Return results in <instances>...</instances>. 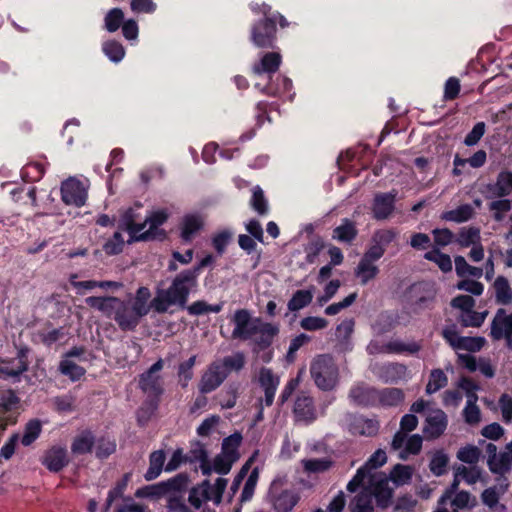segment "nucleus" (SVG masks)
Listing matches in <instances>:
<instances>
[{
    "mask_svg": "<svg viewBox=\"0 0 512 512\" xmlns=\"http://www.w3.org/2000/svg\"><path fill=\"white\" fill-rule=\"evenodd\" d=\"M209 481L204 480L200 485L189 492L188 501L196 509H199L204 502L211 501L209 495Z\"/></svg>",
    "mask_w": 512,
    "mask_h": 512,
    "instance_id": "35",
    "label": "nucleus"
},
{
    "mask_svg": "<svg viewBox=\"0 0 512 512\" xmlns=\"http://www.w3.org/2000/svg\"><path fill=\"white\" fill-rule=\"evenodd\" d=\"M358 234L356 223L348 218L341 220V224L333 229L332 238L343 243H351Z\"/></svg>",
    "mask_w": 512,
    "mask_h": 512,
    "instance_id": "24",
    "label": "nucleus"
},
{
    "mask_svg": "<svg viewBox=\"0 0 512 512\" xmlns=\"http://www.w3.org/2000/svg\"><path fill=\"white\" fill-rule=\"evenodd\" d=\"M124 247V239L120 232H115L113 236L103 245L106 254L116 255L122 252Z\"/></svg>",
    "mask_w": 512,
    "mask_h": 512,
    "instance_id": "64",
    "label": "nucleus"
},
{
    "mask_svg": "<svg viewBox=\"0 0 512 512\" xmlns=\"http://www.w3.org/2000/svg\"><path fill=\"white\" fill-rule=\"evenodd\" d=\"M95 444V438L91 431H83L78 434L71 444V452L74 455H83L91 452Z\"/></svg>",
    "mask_w": 512,
    "mask_h": 512,
    "instance_id": "30",
    "label": "nucleus"
},
{
    "mask_svg": "<svg viewBox=\"0 0 512 512\" xmlns=\"http://www.w3.org/2000/svg\"><path fill=\"white\" fill-rule=\"evenodd\" d=\"M310 374L321 390L333 389L338 381V368L329 355H318L310 366Z\"/></svg>",
    "mask_w": 512,
    "mask_h": 512,
    "instance_id": "2",
    "label": "nucleus"
},
{
    "mask_svg": "<svg viewBox=\"0 0 512 512\" xmlns=\"http://www.w3.org/2000/svg\"><path fill=\"white\" fill-rule=\"evenodd\" d=\"M227 457L228 456H225L221 452L216 455V457L213 459V462L211 463L212 472H216L222 475L228 474L236 461Z\"/></svg>",
    "mask_w": 512,
    "mask_h": 512,
    "instance_id": "60",
    "label": "nucleus"
},
{
    "mask_svg": "<svg viewBox=\"0 0 512 512\" xmlns=\"http://www.w3.org/2000/svg\"><path fill=\"white\" fill-rule=\"evenodd\" d=\"M370 370L383 383L393 384L410 378L406 365L398 362L372 363Z\"/></svg>",
    "mask_w": 512,
    "mask_h": 512,
    "instance_id": "5",
    "label": "nucleus"
},
{
    "mask_svg": "<svg viewBox=\"0 0 512 512\" xmlns=\"http://www.w3.org/2000/svg\"><path fill=\"white\" fill-rule=\"evenodd\" d=\"M293 415L297 423L311 424L317 419L313 398L306 393L299 394L294 402Z\"/></svg>",
    "mask_w": 512,
    "mask_h": 512,
    "instance_id": "12",
    "label": "nucleus"
},
{
    "mask_svg": "<svg viewBox=\"0 0 512 512\" xmlns=\"http://www.w3.org/2000/svg\"><path fill=\"white\" fill-rule=\"evenodd\" d=\"M448 460V456L443 451L434 453L429 464L431 472L436 476L443 475L446 472Z\"/></svg>",
    "mask_w": 512,
    "mask_h": 512,
    "instance_id": "54",
    "label": "nucleus"
},
{
    "mask_svg": "<svg viewBox=\"0 0 512 512\" xmlns=\"http://www.w3.org/2000/svg\"><path fill=\"white\" fill-rule=\"evenodd\" d=\"M216 362L222 365L227 378L230 372H238L243 369L246 361L245 355L242 352H236L232 355L224 357L222 360H217Z\"/></svg>",
    "mask_w": 512,
    "mask_h": 512,
    "instance_id": "38",
    "label": "nucleus"
},
{
    "mask_svg": "<svg viewBox=\"0 0 512 512\" xmlns=\"http://www.w3.org/2000/svg\"><path fill=\"white\" fill-rule=\"evenodd\" d=\"M301 463L304 471L308 474L322 473L332 466V461L328 458L303 459Z\"/></svg>",
    "mask_w": 512,
    "mask_h": 512,
    "instance_id": "44",
    "label": "nucleus"
},
{
    "mask_svg": "<svg viewBox=\"0 0 512 512\" xmlns=\"http://www.w3.org/2000/svg\"><path fill=\"white\" fill-rule=\"evenodd\" d=\"M258 382L265 394V406L270 407L273 404L280 379L270 368L262 367L259 370Z\"/></svg>",
    "mask_w": 512,
    "mask_h": 512,
    "instance_id": "15",
    "label": "nucleus"
},
{
    "mask_svg": "<svg viewBox=\"0 0 512 512\" xmlns=\"http://www.w3.org/2000/svg\"><path fill=\"white\" fill-rule=\"evenodd\" d=\"M41 462L49 471L59 472L69 462L66 448L62 446L51 447L45 452Z\"/></svg>",
    "mask_w": 512,
    "mask_h": 512,
    "instance_id": "17",
    "label": "nucleus"
},
{
    "mask_svg": "<svg viewBox=\"0 0 512 512\" xmlns=\"http://www.w3.org/2000/svg\"><path fill=\"white\" fill-rule=\"evenodd\" d=\"M355 321L351 318L343 320L336 327V337L342 343L347 345L353 334Z\"/></svg>",
    "mask_w": 512,
    "mask_h": 512,
    "instance_id": "58",
    "label": "nucleus"
},
{
    "mask_svg": "<svg viewBox=\"0 0 512 512\" xmlns=\"http://www.w3.org/2000/svg\"><path fill=\"white\" fill-rule=\"evenodd\" d=\"M137 218L136 212L133 208L127 209L120 219L122 228L128 231L132 241H140L141 230H144L145 225L142 223H135Z\"/></svg>",
    "mask_w": 512,
    "mask_h": 512,
    "instance_id": "25",
    "label": "nucleus"
},
{
    "mask_svg": "<svg viewBox=\"0 0 512 512\" xmlns=\"http://www.w3.org/2000/svg\"><path fill=\"white\" fill-rule=\"evenodd\" d=\"M59 371L70 378L71 381H77L85 375L86 370L76 364L71 359H63L59 365Z\"/></svg>",
    "mask_w": 512,
    "mask_h": 512,
    "instance_id": "45",
    "label": "nucleus"
},
{
    "mask_svg": "<svg viewBox=\"0 0 512 512\" xmlns=\"http://www.w3.org/2000/svg\"><path fill=\"white\" fill-rule=\"evenodd\" d=\"M490 336L494 340L509 339L512 336V313L506 314L503 308L497 310L491 323Z\"/></svg>",
    "mask_w": 512,
    "mask_h": 512,
    "instance_id": "16",
    "label": "nucleus"
},
{
    "mask_svg": "<svg viewBox=\"0 0 512 512\" xmlns=\"http://www.w3.org/2000/svg\"><path fill=\"white\" fill-rule=\"evenodd\" d=\"M487 464L492 473L504 474L506 473L512 464V456L507 455L505 451L499 453L496 458L488 459Z\"/></svg>",
    "mask_w": 512,
    "mask_h": 512,
    "instance_id": "41",
    "label": "nucleus"
},
{
    "mask_svg": "<svg viewBox=\"0 0 512 512\" xmlns=\"http://www.w3.org/2000/svg\"><path fill=\"white\" fill-rule=\"evenodd\" d=\"M397 236V232L394 229H379L374 232L372 236V243L380 246L384 250L386 247L394 241Z\"/></svg>",
    "mask_w": 512,
    "mask_h": 512,
    "instance_id": "56",
    "label": "nucleus"
},
{
    "mask_svg": "<svg viewBox=\"0 0 512 512\" xmlns=\"http://www.w3.org/2000/svg\"><path fill=\"white\" fill-rule=\"evenodd\" d=\"M474 209L470 204L461 205L453 210L446 211L442 215V219L456 223L468 221L473 217Z\"/></svg>",
    "mask_w": 512,
    "mask_h": 512,
    "instance_id": "37",
    "label": "nucleus"
},
{
    "mask_svg": "<svg viewBox=\"0 0 512 512\" xmlns=\"http://www.w3.org/2000/svg\"><path fill=\"white\" fill-rule=\"evenodd\" d=\"M387 461L386 452L382 449L376 450L366 461V463L361 467L365 469V474L367 476L371 475V471L383 466Z\"/></svg>",
    "mask_w": 512,
    "mask_h": 512,
    "instance_id": "55",
    "label": "nucleus"
},
{
    "mask_svg": "<svg viewBox=\"0 0 512 512\" xmlns=\"http://www.w3.org/2000/svg\"><path fill=\"white\" fill-rule=\"evenodd\" d=\"M29 353V348L27 346H21L17 351V363L11 367L12 373L11 375H15L16 381H19L20 376L26 372L29 368V362L27 360V356Z\"/></svg>",
    "mask_w": 512,
    "mask_h": 512,
    "instance_id": "50",
    "label": "nucleus"
},
{
    "mask_svg": "<svg viewBox=\"0 0 512 512\" xmlns=\"http://www.w3.org/2000/svg\"><path fill=\"white\" fill-rule=\"evenodd\" d=\"M76 397L72 393L57 396L53 399L55 409L59 412H72L75 408Z\"/></svg>",
    "mask_w": 512,
    "mask_h": 512,
    "instance_id": "62",
    "label": "nucleus"
},
{
    "mask_svg": "<svg viewBox=\"0 0 512 512\" xmlns=\"http://www.w3.org/2000/svg\"><path fill=\"white\" fill-rule=\"evenodd\" d=\"M396 196L397 192L395 190L387 193H377L371 205L372 217L378 221L390 218L395 209Z\"/></svg>",
    "mask_w": 512,
    "mask_h": 512,
    "instance_id": "11",
    "label": "nucleus"
},
{
    "mask_svg": "<svg viewBox=\"0 0 512 512\" xmlns=\"http://www.w3.org/2000/svg\"><path fill=\"white\" fill-rule=\"evenodd\" d=\"M187 486V478L184 476V483L179 487H169L165 496L167 497V511L168 512H190L185 503V496L183 490Z\"/></svg>",
    "mask_w": 512,
    "mask_h": 512,
    "instance_id": "19",
    "label": "nucleus"
},
{
    "mask_svg": "<svg viewBox=\"0 0 512 512\" xmlns=\"http://www.w3.org/2000/svg\"><path fill=\"white\" fill-rule=\"evenodd\" d=\"M103 52L104 54L112 61V62H120L125 55L124 47L121 43L117 41H107L103 44Z\"/></svg>",
    "mask_w": 512,
    "mask_h": 512,
    "instance_id": "53",
    "label": "nucleus"
},
{
    "mask_svg": "<svg viewBox=\"0 0 512 512\" xmlns=\"http://www.w3.org/2000/svg\"><path fill=\"white\" fill-rule=\"evenodd\" d=\"M455 470L457 475L469 485L475 484L481 477V469L476 466L467 467L460 465Z\"/></svg>",
    "mask_w": 512,
    "mask_h": 512,
    "instance_id": "59",
    "label": "nucleus"
},
{
    "mask_svg": "<svg viewBox=\"0 0 512 512\" xmlns=\"http://www.w3.org/2000/svg\"><path fill=\"white\" fill-rule=\"evenodd\" d=\"M448 383V378L443 370L433 369L430 372L429 381L426 385V393L433 394L444 388Z\"/></svg>",
    "mask_w": 512,
    "mask_h": 512,
    "instance_id": "43",
    "label": "nucleus"
},
{
    "mask_svg": "<svg viewBox=\"0 0 512 512\" xmlns=\"http://www.w3.org/2000/svg\"><path fill=\"white\" fill-rule=\"evenodd\" d=\"M486 340L484 337H468L462 336L460 343L456 350H465L468 352H478L485 345Z\"/></svg>",
    "mask_w": 512,
    "mask_h": 512,
    "instance_id": "57",
    "label": "nucleus"
},
{
    "mask_svg": "<svg viewBox=\"0 0 512 512\" xmlns=\"http://www.w3.org/2000/svg\"><path fill=\"white\" fill-rule=\"evenodd\" d=\"M488 315V311L484 312H476L473 309H470L465 312H461L458 316V321L463 327H480L486 317Z\"/></svg>",
    "mask_w": 512,
    "mask_h": 512,
    "instance_id": "39",
    "label": "nucleus"
},
{
    "mask_svg": "<svg viewBox=\"0 0 512 512\" xmlns=\"http://www.w3.org/2000/svg\"><path fill=\"white\" fill-rule=\"evenodd\" d=\"M281 64V55L277 52H268L263 55L260 61L252 67V71L257 76L267 75L268 83L261 85L255 84V88L259 89L262 93L269 96H277L281 93L280 88L274 87L271 80L272 75L279 69Z\"/></svg>",
    "mask_w": 512,
    "mask_h": 512,
    "instance_id": "4",
    "label": "nucleus"
},
{
    "mask_svg": "<svg viewBox=\"0 0 512 512\" xmlns=\"http://www.w3.org/2000/svg\"><path fill=\"white\" fill-rule=\"evenodd\" d=\"M488 208L492 212L494 220L500 222L504 219L505 214L511 210V201L504 197L499 198L489 203Z\"/></svg>",
    "mask_w": 512,
    "mask_h": 512,
    "instance_id": "51",
    "label": "nucleus"
},
{
    "mask_svg": "<svg viewBox=\"0 0 512 512\" xmlns=\"http://www.w3.org/2000/svg\"><path fill=\"white\" fill-rule=\"evenodd\" d=\"M196 362V356H191L187 361L181 363L178 369V376L182 387H186L193 377V367Z\"/></svg>",
    "mask_w": 512,
    "mask_h": 512,
    "instance_id": "61",
    "label": "nucleus"
},
{
    "mask_svg": "<svg viewBox=\"0 0 512 512\" xmlns=\"http://www.w3.org/2000/svg\"><path fill=\"white\" fill-rule=\"evenodd\" d=\"M480 241V230L475 227H464L460 230L456 242L461 247L473 246Z\"/></svg>",
    "mask_w": 512,
    "mask_h": 512,
    "instance_id": "48",
    "label": "nucleus"
},
{
    "mask_svg": "<svg viewBox=\"0 0 512 512\" xmlns=\"http://www.w3.org/2000/svg\"><path fill=\"white\" fill-rule=\"evenodd\" d=\"M184 483V476L178 475L166 482H161L156 486H148L140 488L135 492V496L138 498L162 496L165 495L169 487H179Z\"/></svg>",
    "mask_w": 512,
    "mask_h": 512,
    "instance_id": "22",
    "label": "nucleus"
},
{
    "mask_svg": "<svg viewBox=\"0 0 512 512\" xmlns=\"http://www.w3.org/2000/svg\"><path fill=\"white\" fill-rule=\"evenodd\" d=\"M404 400V393L399 388H383L377 389L376 405L382 406H397Z\"/></svg>",
    "mask_w": 512,
    "mask_h": 512,
    "instance_id": "29",
    "label": "nucleus"
},
{
    "mask_svg": "<svg viewBox=\"0 0 512 512\" xmlns=\"http://www.w3.org/2000/svg\"><path fill=\"white\" fill-rule=\"evenodd\" d=\"M495 301L500 305H509L512 303V287L508 279L504 276H498L493 283Z\"/></svg>",
    "mask_w": 512,
    "mask_h": 512,
    "instance_id": "28",
    "label": "nucleus"
},
{
    "mask_svg": "<svg viewBox=\"0 0 512 512\" xmlns=\"http://www.w3.org/2000/svg\"><path fill=\"white\" fill-rule=\"evenodd\" d=\"M298 502V496L292 491H283L273 501L276 512H290Z\"/></svg>",
    "mask_w": 512,
    "mask_h": 512,
    "instance_id": "36",
    "label": "nucleus"
},
{
    "mask_svg": "<svg viewBox=\"0 0 512 512\" xmlns=\"http://www.w3.org/2000/svg\"><path fill=\"white\" fill-rule=\"evenodd\" d=\"M168 219V213L164 209L152 211L142 223L145 225L141 230L140 241L163 239L165 232L160 228Z\"/></svg>",
    "mask_w": 512,
    "mask_h": 512,
    "instance_id": "8",
    "label": "nucleus"
},
{
    "mask_svg": "<svg viewBox=\"0 0 512 512\" xmlns=\"http://www.w3.org/2000/svg\"><path fill=\"white\" fill-rule=\"evenodd\" d=\"M355 276L360 280L362 285H366L373 280L379 273V268L375 263L369 262L363 258L360 259L355 268Z\"/></svg>",
    "mask_w": 512,
    "mask_h": 512,
    "instance_id": "32",
    "label": "nucleus"
},
{
    "mask_svg": "<svg viewBox=\"0 0 512 512\" xmlns=\"http://www.w3.org/2000/svg\"><path fill=\"white\" fill-rule=\"evenodd\" d=\"M372 495L369 490H364L355 496L350 507L351 512H373Z\"/></svg>",
    "mask_w": 512,
    "mask_h": 512,
    "instance_id": "42",
    "label": "nucleus"
},
{
    "mask_svg": "<svg viewBox=\"0 0 512 512\" xmlns=\"http://www.w3.org/2000/svg\"><path fill=\"white\" fill-rule=\"evenodd\" d=\"M377 389L365 384H357L351 388L349 398L357 405L374 406L376 405Z\"/></svg>",
    "mask_w": 512,
    "mask_h": 512,
    "instance_id": "20",
    "label": "nucleus"
},
{
    "mask_svg": "<svg viewBox=\"0 0 512 512\" xmlns=\"http://www.w3.org/2000/svg\"><path fill=\"white\" fill-rule=\"evenodd\" d=\"M486 189L490 192L487 198H503L509 196L512 193V171H501L497 175L495 183L488 184Z\"/></svg>",
    "mask_w": 512,
    "mask_h": 512,
    "instance_id": "18",
    "label": "nucleus"
},
{
    "mask_svg": "<svg viewBox=\"0 0 512 512\" xmlns=\"http://www.w3.org/2000/svg\"><path fill=\"white\" fill-rule=\"evenodd\" d=\"M278 332V326L270 323H264L260 320L256 329V336L252 339L259 347L266 348L272 343L273 338L278 334Z\"/></svg>",
    "mask_w": 512,
    "mask_h": 512,
    "instance_id": "27",
    "label": "nucleus"
},
{
    "mask_svg": "<svg viewBox=\"0 0 512 512\" xmlns=\"http://www.w3.org/2000/svg\"><path fill=\"white\" fill-rule=\"evenodd\" d=\"M413 474V469L407 465L397 464L390 473V479L396 485H404L407 484Z\"/></svg>",
    "mask_w": 512,
    "mask_h": 512,
    "instance_id": "52",
    "label": "nucleus"
},
{
    "mask_svg": "<svg viewBox=\"0 0 512 512\" xmlns=\"http://www.w3.org/2000/svg\"><path fill=\"white\" fill-rule=\"evenodd\" d=\"M196 286L197 272L186 269L174 277L168 288L158 289L152 300L150 289L142 286L133 298L127 300L114 296H90L85 299V303L113 319L121 330L132 331L151 308L157 313H165L172 306L185 308L188 296Z\"/></svg>",
    "mask_w": 512,
    "mask_h": 512,
    "instance_id": "1",
    "label": "nucleus"
},
{
    "mask_svg": "<svg viewBox=\"0 0 512 512\" xmlns=\"http://www.w3.org/2000/svg\"><path fill=\"white\" fill-rule=\"evenodd\" d=\"M454 261L456 273L460 277L472 276L480 278L483 275L482 268L469 265L463 256H456Z\"/></svg>",
    "mask_w": 512,
    "mask_h": 512,
    "instance_id": "47",
    "label": "nucleus"
},
{
    "mask_svg": "<svg viewBox=\"0 0 512 512\" xmlns=\"http://www.w3.org/2000/svg\"><path fill=\"white\" fill-rule=\"evenodd\" d=\"M204 219L199 214L185 215L181 222V238L190 242L195 235L203 228Z\"/></svg>",
    "mask_w": 512,
    "mask_h": 512,
    "instance_id": "23",
    "label": "nucleus"
},
{
    "mask_svg": "<svg viewBox=\"0 0 512 512\" xmlns=\"http://www.w3.org/2000/svg\"><path fill=\"white\" fill-rule=\"evenodd\" d=\"M424 258L437 264L444 273L452 270V260L450 256L442 253L438 248H433L431 251L426 252Z\"/></svg>",
    "mask_w": 512,
    "mask_h": 512,
    "instance_id": "40",
    "label": "nucleus"
},
{
    "mask_svg": "<svg viewBox=\"0 0 512 512\" xmlns=\"http://www.w3.org/2000/svg\"><path fill=\"white\" fill-rule=\"evenodd\" d=\"M328 326V321L325 318L317 316L304 317L300 321V327L306 331L323 330Z\"/></svg>",
    "mask_w": 512,
    "mask_h": 512,
    "instance_id": "63",
    "label": "nucleus"
},
{
    "mask_svg": "<svg viewBox=\"0 0 512 512\" xmlns=\"http://www.w3.org/2000/svg\"><path fill=\"white\" fill-rule=\"evenodd\" d=\"M185 460L199 463L201 472L205 476H208L212 473L211 462L208 459V452L204 444L200 442L192 444L191 449L185 456Z\"/></svg>",
    "mask_w": 512,
    "mask_h": 512,
    "instance_id": "21",
    "label": "nucleus"
},
{
    "mask_svg": "<svg viewBox=\"0 0 512 512\" xmlns=\"http://www.w3.org/2000/svg\"><path fill=\"white\" fill-rule=\"evenodd\" d=\"M42 425L37 419L30 420L24 428L21 443L23 446H30L41 434Z\"/></svg>",
    "mask_w": 512,
    "mask_h": 512,
    "instance_id": "46",
    "label": "nucleus"
},
{
    "mask_svg": "<svg viewBox=\"0 0 512 512\" xmlns=\"http://www.w3.org/2000/svg\"><path fill=\"white\" fill-rule=\"evenodd\" d=\"M242 439V435L239 432H235L224 438L221 445V453L228 456L227 458H231L237 462L240 458L239 448Z\"/></svg>",
    "mask_w": 512,
    "mask_h": 512,
    "instance_id": "31",
    "label": "nucleus"
},
{
    "mask_svg": "<svg viewBox=\"0 0 512 512\" xmlns=\"http://www.w3.org/2000/svg\"><path fill=\"white\" fill-rule=\"evenodd\" d=\"M163 367L164 362L162 359H159L149 369L139 375L138 387L154 406L157 405L164 393L163 378L160 375Z\"/></svg>",
    "mask_w": 512,
    "mask_h": 512,
    "instance_id": "3",
    "label": "nucleus"
},
{
    "mask_svg": "<svg viewBox=\"0 0 512 512\" xmlns=\"http://www.w3.org/2000/svg\"><path fill=\"white\" fill-rule=\"evenodd\" d=\"M226 379V373L218 362H212L202 374L199 382V391L202 394L216 390Z\"/></svg>",
    "mask_w": 512,
    "mask_h": 512,
    "instance_id": "13",
    "label": "nucleus"
},
{
    "mask_svg": "<svg viewBox=\"0 0 512 512\" xmlns=\"http://www.w3.org/2000/svg\"><path fill=\"white\" fill-rule=\"evenodd\" d=\"M124 22V13L120 8L109 10L104 18L105 29L111 33L117 31Z\"/></svg>",
    "mask_w": 512,
    "mask_h": 512,
    "instance_id": "49",
    "label": "nucleus"
},
{
    "mask_svg": "<svg viewBox=\"0 0 512 512\" xmlns=\"http://www.w3.org/2000/svg\"><path fill=\"white\" fill-rule=\"evenodd\" d=\"M351 431L354 435L372 437L379 431V422L376 419L357 417L351 424Z\"/></svg>",
    "mask_w": 512,
    "mask_h": 512,
    "instance_id": "26",
    "label": "nucleus"
},
{
    "mask_svg": "<svg viewBox=\"0 0 512 512\" xmlns=\"http://www.w3.org/2000/svg\"><path fill=\"white\" fill-rule=\"evenodd\" d=\"M260 320V318H253L246 309L236 310L232 318L234 324L232 338L243 341L252 339L256 336V329Z\"/></svg>",
    "mask_w": 512,
    "mask_h": 512,
    "instance_id": "6",
    "label": "nucleus"
},
{
    "mask_svg": "<svg viewBox=\"0 0 512 512\" xmlns=\"http://www.w3.org/2000/svg\"><path fill=\"white\" fill-rule=\"evenodd\" d=\"M313 300V288L306 290H297L287 303V308L291 312H297L308 306Z\"/></svg>",
    "mask_w": 512,
    "mask_h": 512,
    "instance_id": "34",
    "label": "nucleus"
},
{
    "mask_svg": "<svg viewBox=\"0 0 512 512\" xmlns=\"http://www.w3.org/2000/svg\"><path fill=\"white\" fill-rule=\"evenodd\" d=\"M369 492L375 497L381 507H387L392 498L390 479L382 473H373L369 476Z\"/></svg>",
    "mask_w": 512,
    "mask_h": 512,
    "instance_id": "10",
    "label": "nucleus"
},
{
    "mask_svg": "<svg viewBox=\"0 0 512 512\" xmlns=\"http://www.w3.org/2000/svg\"><path fill=\"white\" fill-rule=\"evenodd\" d=\"M447 424L445 412L441 409H432L426 416L423 433L427 439H436L445 432Z\"/></svg>",
    "mask_w": 512,
    "mask_h": 512,
    "instance_id": "14",
    "label": "nucleus"
},
{
    "mask_svg": "<svg viewBox=\"0 0 512 512\" xmlns=\"http://www.w3.org/2000/svg\"><path fill=\"white\" fill-rule=\"evenodd\" d=\"M61 198L67 205L81 207L86 203L87 186L76 178H69L61 185Z\"/></svg>",
    "mask_w": 512,
    "mask_h": 512,
    "instance_id": "7",
    "label": "nucleus"
},
{
    "mask_svg": "<svg viewBox=\"0 0 512 512\" xmlns=\"http://www.w3.org/2000/svg\"><path fill=\"white\" fill-rule=\"evenodd\" d=\"M165 458L166 457L163 450H157L150 454L149 468L144 475L147 481L154 480L161 474Z\"/></svg>",
    "mask_w": 512,
    "mask_h": 512,
    "instance_id": "33",
    "label": "nucleus"
},
{
    "mask_svg": "<svg viewBox=\"0 0 512 512\" xmlns=\"http://www.w3.org/2000/svg\"><path fill=\"white\" fill-rule=\"evenodd\" d=\"M276 34L274 18L267 17L253 25L251 40L257 47L270 48L273 46Z\"/></svg>",
    "mask_w": 512,
    "mask_h": 512,
    "instance_id": "9",
    "label": "nucleus"
}]
</instances>
